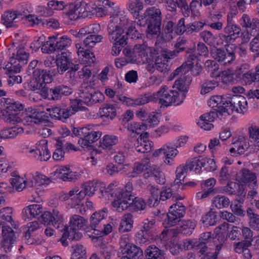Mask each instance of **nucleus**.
Returning <instances> with one entry per match:
<instances>
[{
	"label": "nucleus",
	"mask_w": 259,
	"mask_h": 259,
	"mask_svg": "<svg viewBox=\"0 0 259 259\" xmlns=\"http://www.w3.org/2000/svg\"><path fill=\"white\" fill-rule=\"evenodd\" d=\"M118 142V137L112 135L104 136L100 142V147L103 149H111Z\"/></svg>",
	"instance_id": "nucleus-44"
},
{
	"label": "nucleus",
	"mask_w": 259,
	"mask_h": 259,
	"mask_svg": "<svg viewBox=\"0 0 259 259\" xmlns=\"http://www.w3.org/2000/svg\"><path fill=\"white\" fill-rule=\"evenodd\" d=\"M23 13L18 10L13 9L6 11L2 16V23L7 28H16L18 27V22L21 20Z\"/></svg>",
	"instance_id": "nucleus-16"
},
{
	"label": "nucleus",
	"mask_w": 259,
	"mask_h": 259,
	"mask_svg": "<svg viewBox=\"0 0 259 259\" xmlns=\"http://www.w3.org/2000/svg\"><path fill=\"white\" fill-rule=\"evenodd\" d=\"M223 16L221 12H217L214 14H210V21L208 22V25L211 29L215 30H221L223 28L224 21H223Z\"/></svg>",
	"instance_id": "nucleus-34"
},
{
	"label": "nucleus",
	"mask_w": 259,
	"mask_h": 259,
	"mask_svg": "<svg viewBox=\"0 0 259 259\" xmlns=\"http://www.w3.org/2000/svg\"><path fill=\"white\" fill-rule=\"evenodd\" d=\"M29 57V54L26 52L23 45L21 44L17 47L4 68L8 72L7 74L9 75L7 79L9 86L12 87L22 82V77L17 73L27 63Z\"/></svg>",
	"instance_id": "nucleus-4"
},
{
	"label": "nucleus",
	"mask_w": 259,
	"mask_h": 259,
	"mask_svg": "<svg viewBox=\"0 0 259 259\" xmlns=\"http://www.w3.org/2000/svg\"><path fill=\"white\" fill-rule=\"evenodd\" d=\"M1 227L3 237L2 245L5 249L9 250L15 241L16 237L14 231L12 228V227L7 225V223L0 224Z\"/></svg>",
	"instance_id": "nucleus-19"
},
{
	"label": "nucleus",
	"mask_w": 259,
	"mask_h": 259,
	"mask_svg": "<svg viewBox=\"0 0 259 259\" xmlns=\"http://www.w3.org/2000/svg\"><path fill=\"white\" fill-rule=\"evenodd\" d=\"M240 181L244 184H248L250 187L254 189L257 186L256 177L254 173L247 169L243 168L238 174Z\"/></svg>",
	"instance_id": "nucleus-26"
},
{
	"label": "nucleus",
	"mask_w": 259,
	"mask_h": 259,
	"mask_svg": "<svg viewBox=\"0 0 259 259\" xmlns=\"http://www.w3.org/2000/svg\"><path fill=\"white\" fill-rule=\"evenodd\" d=\"M152 238V234H149L141 230L136 234V241L141 245L150 243V240Z\"/></svg>",
	"instance_id": "nucleus-60"
},
{
	"label": "nucleus",
	"mask_w": 259,
	"mask_h": 259,
	"mask_svg": "<svg viewBox=\"0 0 259 259\" xmlns=\"http://www.w3.org/2000/svg\"><path fill=\"white\" fill-rule=\"evenodd\" d=\"M13 210L9 207H4L0 211V224L9 223L14 228H18V225L13 221L12 218Z\"/></svg>",
	"instance_id": "nucleus-35"
},
{
	"label": "nucleus",
	"mask_w": 259,
	"mask_h": 259,
	"mask_svg": "<svg viewBox=\"0 0 259 259\" xmlns=\"http://www.w3.org/2000/svg\"><path fill=\"white\" fill-rule=\"evenodd\" d=\"M108 210L107 208H103L99 211L94 212L91 217V226L95 231V229L100 228L102 225V221L107 217Z\"/></svg>",
	"instance_id": "nucleus-32"
},
{
	"label": "nucleus",
	"mask_w": 259,
	"mask_h": 259,
	"mask_svg": "<svg viewBox=\"0 0 259 259\" xmlns=\"http://www.w3.org/2000/svg\"><path fill=\"white\" fill-rule=\"evenodd\" d=\"M94 4L95 7L93 8L92 14L98 16L102 17L109 14L115 17L118 16L119 13V7L109 0H95Z\"/></svg>",
	"instance_id": "nucleus-10"
},
{
	"label": "nucleus",
	"mask_w": 259,
	"mask_h": 259,
	"mask_svg": "<svg viewBox=\"0 0 259 259\" xmlns=\"http://www.w3.org/2000/svg\"><path fill=\"white\" fill-rule=\"evenodd\" d=\"M72 132L75 136L79 137L78 143L83 148L91 147L102 136L101 132L94 131L90 125L74 128Z\"/></svg>",
	"instance_id": "nucleus-8"
},
{
	"label": "nucleus",
	"mask_w": 259,
	"mask_h": 259,
	"mask_svg": "<svg viewBox=\"0 0 259 259\" xmlns=\"http://www.w3.org/2000/svg\"><path fill=\"white\" fill-rule=\"evenodd\" d=\"M247 215L250 219V223L254 229L259 231V215L254 213L253 209L248 208Z\"/></svg>",
	"instance_id": "nucleus-63"
},
{
	"label": "nucleus",
	"mask_w": 259,
	"mask_h": 259,
	"mask_svg": "<svg viewBox=\"0 0 259 259\" xmlns=\"http://www.w3.org/2000/svg\"><path fill=\"white\" fill-rule=\"evenodd\" d=\"M47 111L49 112L50 116L55 118L64 121L71 116V112L68 108L58 105L52 108H47Z\"/></svg>",
	"instance_id": "nucleus-23"
},
{
	"label": "nucleus",
	"mask_w": 259,
	"mask_h": 259,
	"mask_svg": "<svg viewBox=\"0 0 259 259\" xmlns=\"http://www.w3.org/2000/svg\"><path fill=\"white\" fill-rule=\"evenodd\" d=\"M196 225L197 222L194 220H182L180 226L181 233L185 235H190L194 230Z\"/></svg>",
	"instance_id": "nucleus-41"
},
{
	"label": "nucleus",
	"mask_w": 259,
	"mask_h": 259,
	"mask_svg": "<svg viewBox=\"0 0 259 259\" xmlns=\"http://www.w3.org/2000/svg\"><path fill=\"white\" fill-rule=\"evenodd\" d=\"M127 128L132 134L139 135L146 130L147 125L142 122H133L127 125Z\"/></svg>",
	"instance_id": "nucleus-52"
},
{
	"label": "nucleus",
	"mask_w": 259,
	"mask_h": 259,
	"mask_svg": "<svg viewBox=\"0 0 259 259\" xmlns=\"http://www.w3.org/2000/svg\"><path fill=\"white\" fill-rule=\"evenodd\" d=\"M147 161L135 162L133 166L132 170L127 173V176L130 178L138 177L145 169H147Z\"/></svg>",
	"instance_id": "nucleus-46"
},
{
	"label": "nucleus",
	"mask_w": 259,
	"mask_h": 259,
	"mask_svg": "<svg viewBox=\"0 0 259 259\" xmlns=\"http://www.w3.org/2000/svg\"><path fill=\"white\" fill-rule=\"evenodd\" d=\"M134 145L136 150L139 153H145L151 150L153 147L152 142L146 140H143L142 138H138L135 142Z\"/></svg>",
	"instance_id": "nucleus-43"
},
{
	"label": "nucleus",
	"mask_w": 259,
	"mask_h": 259,
	"mask_svg": "<svg viewBox=\"0 0 259 259\" xmlns=\"http://www.w3.org/2000/svg\"><path fill=\"white\" fill-rule=\"evenodd\" d=\"M211 55L221 65L226 66L230 64L235 59V54L227 50L217 49L211 52Z\"/></svg>",
	"instance_id": "nucleus-17"
},
{
	"label": "nucleus",
	"mask_w": 259,
	"mask_h": 259,
	"mask_svg": "<svg viewBox=\"0 0 259 259\" xmlns=\"http://www.w3.org/2000/svg\"><path fill=\"white\" fill-rule=\"evenodd\" d=\"M46 113L35 110L32 114L25 116L23 120L24 124L33 125L46 123L48 116Z\"/></svg>",
	"instance_id": "nucleus-21"
},
{
	"label": "nucleus",
	"mask_w": 259,
	"mask_h": 259,
	"mask_svg": "<svg viewBox=\"0 0 259 259\" xmlns=\"http://www.w3.org/2000/svg\"><path fill=\"white\" fill-rule=\"evenodd\" d=\"M117 99L114 100L115 102H122L127 106H140L148 103L147 96L146 95L141 96L136 99H133L121 95H117Z\"/></svg>",
	"instance_id": "nucleus-29"
},
{
	"label": "nucleus",
	"mask_w": 259,
	"mask_h": 259,
	"mask_svg": "<svg viewBox=\"0 0 259 259\" xmlns=\"http://www.w3.org/2000/svg\"><path fill=\"white\" fill-rule=\"evenodd\" d=\"M217 215L215 212L209 211L202 216L200 221L206 227L215 225L217 222Z\"/></svg>",
	"instance_id": "nucleus-48"
},
{
	"label": "nucleus",
	"mask_w": 259,
	"mask_h": 259,
	"mask_svg": "<svg viewBox=\"0 0 259 259\" xmlns=\"http://www.w3.org/2000/svg\"><path fill=\"white\" fill-rule=\"evenodd\" d=\"M23 132V128L18 125L3 130L0 132V142L3 139L14 138Z\"/></svg>",
	"instance_id": "nucleus-39"
},
{
	"label": "nucleus",
	"mask_w": 259,
	"mask_h": 259,
	"mask_svg": "<svg viewBox=\"0 0 259 259\" xmlns=\"http://www.w3.org/2000/svg\"><path fill=\"white\" fill-rule=\"evenodd\" d=\"M235 16V13H229L227 14V23L223 28V33L220 35V39L225 43V46L234 42L240 37L241 27L236 24L233 19Z\"/></svg>",
	"instance_id": "nucleus-7"
},
{
	"label": "nucleus",
	"mask_w": 259,
	"mask_h": 259,
	"mask_svg": "<svg viewBox=\"0 0 259 259\" xmlns=\"http://www.w3.org/2000/svg\"><path fill=\"white\" fill-rule=\"evenodd\" d=\"M79 96L84 104L88 106L102 102L103 95L93 87L91 82H83L81 84L79 92Z\"/></svg>",
	"instance_id": "nucleus-9"
},
{
	"label": "nucleus",
	"mask_w": 259,
	"mask_h": 259,
	"mask_svg": "<svg viewBox=\"0 0 259 259\" xmlns=\"http://www.w3.org/2000/svg\"><path fill=\"white\" fill-rule=\"evenodd\" d=\"M42 211V207L40 204L29 205L24 208L22 213L28 219L34 218L39 215Z\"/></svg>",
	"instance_id": "nucleus-36"
},
{
	"label": "nucleus",
	"mask_w": 259,
	"mask_h": 259,
	"mask_svg": "<svg viewBox=\"0 0 259 259\" xmlns=\"http://www.w3.org/2000/svg\"><path fill=\"white\" fill-rule=\"evenodd\" d=\"M43 150V148L40 149H38V144L36 147V149L34 148H27L26 151L28 155V156L36 159L39 161H47L48 160V155L46 154V155H43V157L41 156V151L42 152Z\"/></svg>",
	"instance_id": "nucleus-51"
},
{
	"label": "nucleus",
	"mask_w": 259,
	"mask_h": 259,
	"mask_svg": "<svg viewBox=\"0 0 259 259\" xmlns=\"http://www.w3.org/2000/svg\"><path fill=\"white\" fill-rule=\"evenodd\" d=\"M229 199L225 196L218 195L215 196L212 201L213 207L218 209L227 207L230 204Z\"/></svg>",
	"instance_id": "nucleus-47"
},
{
	"label": "nucleus",
	"mask_w": 259,
	"mask_h": 259,
	"mask_svg": "<svg viewBox=\"0 0 259 259\" xmlns=\"http://www.w3.org/2000/svg\"><path fill=\"white\" fill-rule=\"evenodd\" d=\"M249 147V143L247 137L239 136L237 140L233 143V147L230 149L231 155L237 156L241 155Z\"/></svg>",
	"instance_id": "nucleus-20"
},
{
	"label": "nucleus",
	"mask_w": 259,
	"mask_h": 259,
	"mask_svg": "<svg viewBox=\"0 0 259 259\" xmlns=\"http://www.w3.org/2000/svg\"><path fill=\"white\" fill-rule=\"evenodd\" d=\"M200 158L201 157L192 158L190 161L187 162L185 166L187 167L188 170L190 171L200 169L204 163V161H202V158Z\"/></svg>",
	"instance_id": "nucleus-54"
},
{
	"label": "nucleus",
	"mask_w": 259,
	"mask_h": 259,
	"mask_svg": "<svg viewBox=\"0 0 259 259\" xmlns=\"http://www.w3.org/2000/svg\"><path fill=\"white\" fill-rule=\"evenodd\" d=\"M146 17H148L147 32L149 34H157L160 32L161 25V12L159 9L152 7L147 9L145 12Z\"/></svg>",
	"instance_id": "nucleus-11"
},
{
	"label": "nucleus",
	"mask_w": 259,
	"mask_h": 259,
	"mask_svg": "<svg viewBox=\"0 0 259 259\" xmlns=\"http://www.w3.org/2000/svg\"><path fill=\"white\" fill-rule=\"evenodd\" d=\"M72 248L71 259H87L86 250L83 245L76 244L72 246Z\"/></svg>",
	"instance_id": "nucleus-49"
},
{
	"label": "nucleus",
	"mask_w": 259,
	"mask_h": 259,
	"mask_svg": "<svg viewBox=\"0 0 259 259\" xmlns=\"http://www.w3.org/2000/svg\"><path fill=\"white\" fill-rule=\"evenodd\" d=\"M94 2L95 0H93L88 4L82 2L74 5L76 10L79 12V18L87 17L89 13H92L93 8L95 7Z\"/></svg>",
	"instance_id": "nucleus-38"
},
{
	"label": "nucleus",
	"mask_w": 259,
	"mask_h": 259,
	"mask_svg": "<svg viewBox=\"0 0 259 259\" xmlns=\"http://www.w3.org/2000/svg\"><path fill=\"white\" fill-rule=\"evenodd\" d=\"M1 105L4 109L0 111L20 112L23 109V105L21 103L10 98H2L1 99Z\"/></svg>",
	"instance_id": "nucleus-27"
},
{
	"label": "nucleus",
	"mask_w": 259,
	"mask_h": 259,
	"mask_svg": "<svg viewBox=\"0 0 259 259\" xmlns=\"http://www.w3.org/2000/svg\"><path fill=\"white\" fill-rule=\"evenodd\" d=\"M48 39L49 40L47 41H45L44 40L43 41L41 48L42 53L45 54H51L56 52L53 35L49 37Z\"/></svg>",
	"instance_id": "nucleus-62"
},
{
	"label": "nucleus",
	"mask_w": 259,
	"mask_h": 259,
	"mask_svg": "<svg viewBox=\"0 0 259 259\" xmlns=\"http://www.w3.org/2000/svg\"><path fill=\"white\" fill-rule=\"evenodd\" d=\"M128 10L134 15L138 16L139 11L143 9V3L140 0H128Z\"/></svg>",
	"instance_id": "nucleus-55"
},
{
	"label": "nucleus",
	"mask_w": 259,
	"mask_h": 259,
	"mask_svg": "<svg viewBox=\"0 0 259 259\" xmlns=\"http://www.w3.org/2000/svg\"><path fill=\"white\" fill-rule=\"evenodd\" d=\"M147 98L148 102L158 101L161 106L166 107L172 104L175 105H179L183 103L182 100H180L178 91L168 90L166 85L162 86L158 91L147 96Z\"/></svg>",
	"instance_id": "nucleus-6"
},
{
	"label": "nucleus",
	"mask_w": 259,
	"mask_h": 259,
	"mask_svg": "<svg viewBox=\"0 0 259 259\" xmlns=\"http://www.w3.org/2000/svg\"><path fill=\"white\" fill-rule=\"evenodd\" d=\"M241 79L246 84H251L253 82L258 81L259 77L256 71L249 70L243 73Z\"/></svg>",
	"instance_id": "nucleus-58"
},
{
	"label": "nucleus",
	"mask_w": 259,
	"mask_h": 259,
	"mask_svg": "<svg viewBox=\"0 0 259 259\" xmlns=\"http://www.w3.org/2000/svg\"><path fill=\"white\" fill-rule=\"evenodd\" d=\"M151 176L154 178L156 182L159 184H164L165 182V176L160 167L153 165L151 168Z\"/></svg>",
	"instance_id": "nucleus-53"
},
{
	"label": "nucleus",
	"mask_w": 259,
	"mask_h": 259,
	"mask_svg": "<svg viewBox=\"0 0 259 259\" xmlns=\"http://www.w3.org/2000/svg\"><path fill=\"white\" fill-rule=\"evenodd\" d=\"M218 85L219 82L218 81L214 79H206L201 84V94L205 95L212 91Z\"/></svg>",
	"instance_id": "nucleus-56"
},
{
	"label": "nucleus",
	"mask_w": 259,
	"mask_h": 259,
	"mask_svg": "<svg viewBox=\"0 0 259 259\" xmlns=\"http://www.w3.org/2000/svg\"><path fill=\"white\" fill-rule=\"evenodd\" d=\"M239 23L242 28L255 30L259 28V20L256 18H251L245 14L242 15L239 20Z\"/></svg>",
	"instance_id": "nucleus-33"
},
{
	"label": "nucleus",
	"mask_w": 259,
	"mask_h": 259,
	"mask_svg": "<svg viewBox=\"0 0 259 259\" xmlns=\"http://www.w3.org/2000/svg\"><path fill=\"white\" fill-rule=\"evenodd\" d=\"M108 188V186L107 188H105L104 183L97 181H89L84 184L82 189L80 191V194L79 195L80 198H84L86 195L91 196L94 194L95 191L99 190L103 196H104L105 193L109 198L110 197H112L109 193L106 192Z\"/></svg>",
	"instance_id": "nucleus-13"
},
{
	"label": "nucleus",
	"mask_w": 259,
	"mask_h": 259,
	"mask_svg": "<svg viewBox=\"0 0 259 259\" xmlns=\"http://www.w3.org/2000/svg\"><path fill=\"white\" fill-rule=\"evenodd\" d=\"M20 112H8V111H0V117L8 123L15 124L20 123L22 119L20 116Z\"/></svg>",
	"instance_id": "nucleus-40"
},
{
	"label": "nucleus",
	"mask_w": 259,
	"mask_h": 259,
	"mask_svg": "<svg viewBox=\"0 0 259 259\" xmlns=\"http://www.w3.org/2000/svg\"><path fill=\"white\" fill-rule=\"evenodd\" d=\"M42 223L48 225L53 226L55 228L62 229L65 230V235L68 234V238L70 240H79L82 235L79 232L84 230L87 221L83 217L74 214L70 218L69 225L65 227L64 225V219L62 215L57 209H53L52 211H46L41 215Z\"/></svg>",
	"instance_id": "nucleus-2"
},
{
	"label": "nucleus",
	"mask_w": 259,
	"mask_h": 259,
	"mask_svg": "<svg viewBox=\"0 0 259 259\" xmlns=\"http://www.w3.org/2000/svg\"><path fill=\"white\" fill-rule=\"evenodd\" d=\"M126 237H122L120 241L122 254L132 259H142L143 251L142 249L133 243L126 242Z\"/></svg>",
	"instance_id": "nucleus-15"
},
{
	"label": "nucleus",
	"mask_w": 259,
	"mask_h": 259,
	"mask_svg": "<svg viewBox=\"0 0 259 259\" xmlns=\"http://www.w3.org/2000/svg\"><path fill=\"white\" fill-rule=\"evenodd\" d=\"M188 54L187 61L172 72L169 77V80L177 77L172 87L176 88L179 91L184 93L188 92L189 86L192 82L190 70L194 66V63L199 59V55L194 52Z\"/></svg>",
	"instance_id": "nucleus-5"
},
{
	"label": "nucleus",
	"mask_w": 259,
	"mask_h": 259,
	"mask_svg": "<svg viewBox=\"0 0 259 259\" xmlns=\"http://www.w3.org/2000/svg\"><path fill=\"white\" fill-rule=\"evenodd\" d=\"M147 190L150 193V196L147 202L148 205L150 207H154L158 205L160 200V190L151 184L147 186Z\"/></svg>",
	"instance_id": "nucleus-31"
},
{
	"label": "nucleus",
	"mask_w": 259,
	"mask_h": 259,
	"mask_svg": "<svg viewBox=\"0 0 259 259\" xmlns=\"http://www.w3.org/2000/svg\"><path fill=\"white\" fill-rule=\"evenodd\" d=\"M54 172L58 178L62 180L63 181L71 182L76 179L78 177L76 172L72 171L66 166H60Z\"/></svg>",
	"instance_id": "nucleus-25"
},
{
	"label": "nucleus",
	"mask_w": 259,
	"mask_h": 259,
	"mask_svg": "<svg viewBox=\"0 0 259 259\" xmlns=\"http://www.w3.org/2000/svg\"><path fill=\"white\" fill-rule=\"evenodd\" d=\"M169 211L181 219L185 215L186 208L182 203L177 202L169 207Z\"/></svg>",
	"instance_id": "nucleus-59"
},
{
	"label": "nucleus",
	"mask_w": 259,
	"mask_h": 259,
	"mask_svg": "<svg viewBox=\"0 0 259 259\" xmlns=\"http://www.w3.org/2000/svg\"><path fill=\"white\" fill-rule=\"evenodd\" d=\"M226 114L227 115L232 114L233 111L244 114L247 110V101L242 95H237L228 97Z\"/></svg>",
	"instance_id": "nucleus-12"
},
{
	"label": "nucleus",
	"mask_w": 259,
	"mask_h": 259,
	"mask_svg": "<svg viewBox=\"0 0 259 259\" xmlns=\"http://www.w3.org/2000/svg\"><path fill=\"white\" fill-rule=\"evenodd\" d=\"M56 64L58 72L62 74L73 65L71 53L69 52H62L61 56L56 60Z\"/></svg>",
	"instance_id": "nucleus-22"
},
{
	"label": "nucleus",
	"mask_w": 259,
	"mask_h": 259,
	"mask_svg": "<svg viewBox=\"0 0 259 259\" xmlns=\"http://www.w3.org/2000/svg\"><path fill=\"white\" fill-rule=\"evenodd\" d=\"M188 169L185 165H181L176 169V178L174 181L176 185L182 184L184 182V179L187 176Z\"/></svg>",
	"instance_id": "nucleus-57"
},
{
	"label": "nucleus",
	"mask_w": 259,
	"mask_h": 259,
	"mask_svg": "<svg viewBox=\"0 0 259 259\" xmlns=\"http://www.w3.org/2000/svg\"><path fill=\"white\" fill-rule=\"evenodd\" d=\"M144 253L147 259H159L162 256V251L154 245L148 246Z\"/></svg>",
	"instance_id": "nucleus-45"
},
{
	"label": "nucleus",
	"mask_w": 259,
	"mask_h": 259,
	"mask_svg": "<svg viewBox=\"0 0 259 259\" xmlns=\"http://www.w3.org/2000/svg\"><path fill=\"white\" fill-rule=\"evenodd\" d=\"M63 141L61 139H57L55 144L56 149L53 154V158L56 161L63 159L65 152L63 149Z\"/></svg>",
	"instance_id": "nucleus-50"
},
{
	"label": "nucleus",
	"mask_w": 259,
	"mask_h": 259,
	"mask_svg": "<svg viewBox=\"0 0 259 259\" xmlns=\"http://www.w3.org/2000/svg\"><path fill=\"white\" fill-rule=\"evenodd\" d=\"M176 56V52H164L158 56L155 60L154 67L160 72H165L168 70V60Z\"/></svg>",
	"instance_id": "nucleus-18"
},
{
	"label": "nucleus",
	"mask_w": 259,
	"mask_h": 259,
	"mask_svg": "<svg viewBox=\"0 0 259 259\" xmlns=\"http://www.w3.org/2000/svg\"><path fill=\"white\" fill-rule=\"evenodd\" d=\"M108 32L109 39L111 42L116 43L121 46L127 45V36L120 26L111 23L108 25Z\"/></svg>",
	"instance_id": "nucleus-14"
},
{
	"label": "nucleus",
	"mask_w": 259,
	"mask_h": 259,
	"mask_svg": "<svg viewBox=\"0 0 259 259\" xmlns=\"http://www.w3.org/2000/svg\"><path fill=\"white\" fill-rule=\"evenodd\" d=\"M10 183L16 190L20 192L26 187V180L21 178L20 176H16L10 180Z\"/></svg>",
	"instance_id": "nucleus-61"
},
{
	"label": "nucleus",
	"mask_w": 259,
	"mask_h": 259,
	"mask_svg": "<svg viewBox=\"0 0 259 259\" xmlns=\"http://www.w3.org/2000/svg\"><path fill=\"white\" fill-rule=\"evenodd\" d=\"M228 96H215L212 97L208 104L212 108L218 107L220 114H226L228 103Z\"/></svg>",
	"instance_id": "nucleus-24"
},
{
	"label": "nucleus",
	"mask_w": 259,
	"mask_h": 259,
	"mask_svg": "<svg viewBox=\"0 0 259 259\" xmlns=\"http://www.w3.org/2000/svg\"><path fill=\"white\" fill-rule=\"evenodd\" d=\"M101 116L113 119L116 115V106L113 104H105L100 108Z\"/></svg>",
	"instance_id": "nucleus-42"
},
{
	"label": "nucleus",
	"mask_w": 259,
	"mask_h": 259,
	"mask_svg": "<svg viewBox=\"0 0 259 259\" xmlns=\"http://www.w3.org/2000/svg\"><path fill=\"white\" fill-rule=\"evenodd\" d=\"M24 6L27 8V10L26 11L24 10L22 12L23 15L21 17V20L25 18L30 22V25L31 26H34L35 25H41V19H39L34 15L28 14L32 11V8L30 4H26Z\"/></svg>",
	"instance_id": "nucleus-37"
},
{
	"label": "nucleus",
	"mask_w": 259,
	"mask_h": 259,
	"mask_svg": "<svg viewBox=\"0 0 259 259\" xmlns=\"http://www.w3.org/2000/svg\"><path fill=\"white\" fill-rule=\"evenodd\" d=\"M133 184L128 182L124 188H120L117 185L110 184L106 192L109 193L112 197L115 198L112 205L118 212H122L131 206H133L135 210H145L147 203L142 198L133 195Z\"/></svg>",
	"instance_id": "nucleus-3"
},
{
	"label": "nucleus",
	"mask_w": 259,
	"mask_h": 259,
	"mask_svg": "<svg viewBox=\"0 0 259 259\" xmlns=\"http://www.w3.org/2000/svg\"><path fill=\"white\" fill-rule=\"evenodd\" d=\"M55 74V69L52 68L35 70L33 72V78L31 82L32 90H38L43 97L49 100L55 101H60L64 97L71 95L73 93V89L66 85H56L50 90L46 87L47 84L53 81Z\"/></svg>",
	"instance_id": "nucleus-1"
},
{
	"label": "nucleus",
	"mask_w": 259,
	"mask_h": 259,
	"mask_svg": "<svg viewBox=\"0 0 259 259\" xmlns=\"http://www.w3.org/2000/svg\"><path fill=\"white\" fill-rule=\"evenodd\" d=\"M53 40L55 47L56 52H59L66 50L71 45V39L67 36H60L59 34L53 35Z\"/></svg>",
	"instance_id": "nucleus-28"
},
{
	"label": "nucleus",
	"mask_w": 259,
	"mask_h": 259,
	"mask_svg": "<svg viewBox=\"0 0 259 259\" xmlns=\"http://www.w3.org/2000/svg\"><path fill=\"white\" fill-rule=\"evenodd\" d=\"M134 52L136 58L138 56L144 61H148L151 57V50L145 43L135 45Z\"/></svg>",
	"instance_id": "nucleus-30"
},
{
	"label": "nucleus",
	"mask_w": 259,
	"mask_h": 259,
	"mask_svg": "<svg viewBox=\"0 0 259 259\" xmlns=\"http://www.w3.org/2000/svg\"><path fill=\"white\" fill-rule=\"evenodd\" d=\"M82 103L83 102L81 100V98L79 97L78 99H75L70 100V106L67 107L68 110L71 112V115L74 114L78 110L81 109L82 107Z\"/></svg>",
	"instance_id": "nucleus-64"
}]
</instances>
